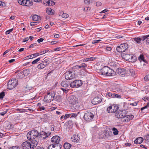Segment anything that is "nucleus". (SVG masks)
Returning a JSON list of instances; mask_svg holds the SVG:
<instances>
[{
	"mask_svg": "<svg viewBox=\"0 0 149 149\" xmlns=\"http://www.w3.org/2000/svg\"><path fill=\"white\" fill-rule=\"evenodd\" d=\"M29 40V38L28 37H26V38H24V39L23 41H22L23 42H24L27 41H28Z\"/></svg>",
	"mask_w": 149,
	"mask_h": 149,
	"instance_id": "nucleus-63",
	"label": "nucleus"
},
{
	"mask_svg": "<svg viewBox=\"0 0 149 149\" xmlns=\"http://www.w3.org/2000/svg\"><path fill=\"white\" fill-rule=\"evenodd\" d=\"M65 74V78L67 80H70L75 77V74L74 73L70 71L66 72Z\"/></svg>",
	"mask_w": 149,
	"mask_h": 149,
	"instance_id": "nucleus-9",
	"label": "nucleus"
},
{
	"mask_svg": "<svg viewBox=\"0 0 149 149\" xmlns=\"http://www.w3.org/2000/svg\"><path fill=\"white\" fill-rule=\"evenodd\" d=\"M125 113L123 111L120 110L115 113V116L117 118L122 119L124 116Z\"/></svg>",
	"mask_w": 149,
	"mask_h": 149,
	"instance_id": "nucleus-16",
	"label": "nucleus"
},
{
	"mask_svg": "<svg viewBox=\"0 0 149 149\" xmlns=\"http://www.w3.org/2000/svg\"><path fill=\"white\" fill-rule=\"evenodd\" d=\"M72 145L68 143H66L64 144V148L65 149H70Z\"/></svg>",
	"mask_w": 149,
	"mask_h": 149,
	"instance_id": "nucleus-31",
	"label": "nucleus"
},
{
	"mask_svg": "<svg viewBox=\"0 0 149 149\" xmlns=\"http://www.w3.org/2000/svg\"><path fill=\"white\" fill-rule=\"evenodd\" d=\"M121 56L125 60L131 62H135L137 59L135 56L130 53H123L122 54Z\"/></svg>",
	"mask_w": 149,
	"mask_h": 149,
	"instance_id": "nucleus-2",
	"label": "nucleus"
},
{
	"mask_svg": "<svg viewBox=\"0 0 149 149\" xmlns=\"http://www.w3.org/2000/svg\"><path fill=\"white\" fill-rule=\"evenodd\" d=\"M54 93L49 92L47 95L45 96L44 99V101L46 102H50L52 101H53L54 98Z\"/></svg>",
	"mask_w": 149,
	"mask_h": 149,
	"instance_id": "nucleus-3",
	"label": "nucleus"
},
{
	"mask_svg": "<svg viewBox=\"0 0 149 149\" xmlns=\"http://www.w3.org/2000/svg\"><path fill=\"white\" fill-rule=\"evenodd\" d=\"M0 6L2 7H4L6 6V4L4 2L0 1Z\"/></svg>",
	"mask_w": 149,
	"mask_h": 149,
	"instance_id": "nucleus-53",
	"label": "nucleus"
},
{
	"mask_svg": "<svg viewBox=\"0 0 149 149\" xmlns=\"http://www.w3.org/2000/svg\"><path fill=\"white\" fill-rule=\"evenodd\" d=\"M128 48V45L126 43L121 44L116 48L117 51L119 52H125Z\"/></svg>",
	"mask_w": 149,
	"mask_h": 149,
	"instance_id": "nucleus-6",
	"label": "nucleus"
},
{
	"mask_svg": "<svg viewBox=\"0 0 149 149\" xmlns=\"http://www.w3.org/2000/svg\"><path fill=\"white\" fill-rule=\"evenodd\" d=\"M13 30V28L11 29H9L6 32V35H8Z\"/></svg>",
	"mask_w": 149,
	"mask_h": 149,
	"instance_id": "nucleus-49",
	"label": "nucleus"
},
{
	"mask_svg": "<svg viewBox=\"0 0 149 149\" xmlns=\"http://www.w3.org/2000/svg\"><path fill=\"white\" fill-rule=\"evenodd\" d=\"M25 0H18V2L20 5L24 6Z\"/></svg>",
	"mask_w": 149,
	"mask_h": 149,
	"instance_id": "nucleus-39",
	"label": "nucleus"
},
{
	"mask_svg": "<svg viewBox=\"0 0 149 149\" xmlns=\"http://www.w3.org/2000/svg\"><path fill=\"white\" fill-rule=\"evenodd\" d=\"M69 102L70 104L72 105L73 107H77L78 100L76 97L73 95H71L69 98Z\"/></svg>",
	"mask_w": 149,
	"mask_h": 149,
	"instance_id": "nucleus-4",
	"label": "nucleus"
},
{
	"mask_svg": "<svg viewBox=\"0 0 149 149\" xmlns=\"http://www.w3.org/2000/svg\"><path fill=\"white\" fill-rule=\"evenodd\" d=\"M130 104L131 105H132V106H136L137 104V103L136 102L134 103H131Z\"/></svg>",
	"mask_w": 149,
	"mask_h": 149,
	"instance_id": "nucleus-64",
	"label": "nucleus"
},
{
	"mask_svg": "<svg viewBox=\"0 0 149 149\" xmlns=\"http://www.w3.org/2000/svg\"><path fill=\"white\" fill-rule=\"evenodd\" d=\"M61 85L62 86L66 88L67 87H68V85L66 83L65 81H62L61 84Z\"/></svg>",
	"mask_w": 149,
	"mask_h": 149,
	"instance_id": "nucleus-40",
	"label": "nucleus"
},
{
	"mask_svg": "<svg viewBox=\"0 0 149 149\" xmlns=\"http://www.w3.org/2000/svg\"><path fill=\"white\" fill-rule=\"evenodd\" d=\"M40 60V58H37V59L34 60L32 62V64H36L38 62H39Z\"/></svg>",
	"mask_w": 149,
	"mask_h": 149,
	"instance_id": "nucleus-41",
	"label": "nucleus"
},
{
	"mask_svg": "<svg viewBox=\"0 0 149 149\" xmlns=\"http://www.w3.org/2000/svg\"><path fill=\"white\" fill-rule=\"evenodd\" d=\"M9 149H19V147L16 146H13L10 148Z\"/></svg>",
	"mask_w": 149,
	"mask_h": 149,
	"instance_id": "nucleus-62",
	"label": "nucleus"
},
{
	"mask_svg": "<svg viewBox=\"0 0 149 149\" xmlns=\"http://www.w3.org/2000/svg\"><path fill=\"white\" fill-rule=\"evenodd\" d=\"M86 10H85V8H84L83 9V10L84 11H87L88 10H89L91 9V8L89 7H86Z\"/></svg>",
	"mask_w": 149,
	"mask_h": 149,
	"instance_id": "nucleus-61",
	"label": "nucleus"
},
{
	"mask_svg": "<svg viewBox=\"0 0 149 149\" xmlns=\"http://www.w3.org/2000/svg\"><path fill=\"white\" fill-rule=\"evenodd\" d=\"M46 11L47 14L50 15H54L55 12L54 10L50 8H47Z\"/></svg>",
	"mask_w": 149,
	"mask_h": 149,
	"instance_id": "nucleus-26",
	"label": "nucleus"
},
{
	"mask_svg": "<svg viewBox=\"0 0 149 149\" xmlns=\"http://www.w3.org/2000/svg\"><path fill=\"white\" fill-rule=\"evenodd\" d=\"M132 40L135 42L139 44L141 43V42L142 40V39L139 37H137L132 38Z\"/></svg>",
	"mask_w": 149,
	"mask_h": 149,
	"instance_id": "nucleus-28",
	"label": "nucleus"
},
{
	"mask_svg": "<svg viewBox=\"0 0 149 149\" xmlns=\"http://www.w3.org/2000/svg\"><path fill=\"white\" fill-rule=\"evenodd\" d=\"M82 85V81L79 80L73 81L70 84V86L72 88H77L81 86Z\"/></svg>",
	"mask_w": 149,
	"mask_h": 149,
	"instance_id": "nucleus-8",
	"label": "nucleus"
},
{
	"mask_svg": "<svg viewBox=\"0 0 149 149\" xmlns=\"http://www.w3.org/2000/svg\"><path fill=\"white\" fill-rule=\"evenodd\" d=\"M24 6H29L32 5L33 3L30 1L25 0Z\"/></svg>",
	"mask_w": 149,
	"mask_h": 149,
	"instance_id": "nucleus-30",
	"label": "nucleus"
},
{
	"mask_svg": "<svg viewBox=\"0 0 149 149\" xmlns=\"http://www.w3.org/2000/svg\"><path fill=\"white\" fill-rule=\"evenodd\" d=\"M8 110L7 109L6 111L0 113V115L1 116L4 115L6 113H7Z\"/></svg>",
	"mask_w": 149,
	"mask_h": 149,
	"instance_id": "nucleus-54",
	"label": "nucleus"
},
{
	"mask_svg": "<svg viewBox=\"0 0 149 149\" xmlns=\"http://www.w3.org/2000/svg\"><path fill=\"white\" fill-rule=\"evenodd\" d=\"M44 40V39L42 38H41L38 40L37 41L38 43L42 42Z\"/></svg>",
	"mask_w": 149,
	"mask_h": 149,
	"instance_id": "nucleus-60",
	"label": "nucleus"
},
{
	"mask_svg": "<svg viewBox=\"0 0 149 149\" xmlns=\"http://www.w3.org/2000/svg\"><path fill=\"white\" fill-rule=\"evenodd\" d=\"M95 3L96 6H100L102 4L100 2H97L96 3Z\"/></svg>",
	"mask_w": 149,
	"mask_h": 149,
	"instance_id": "nucleus-59",
	"label": "nucleus"
},
{
	"mask_svg": "<svg viewBox=\"0 0 149 149\" xmlns=\"http://www.w3.org/2000/svg\"><path fill=\"white\" fill-rule=\"evenodd\" d=\"M139 58V60L145 62H146V61L144 59V57L142 55H140Z\"/></svg>",
	"mask_w": 149,
	"mask_h": 149,
	"instance_id": "nucleus-43",
	"label": "nucleus"
},
{
	"mask_svg": "<svg viewBox=\"0 0 149 149\" xmlns=\"http://www.w3.org/2000/svg\"><path fill=\"white\" fill-rule=\"evenodd\" d=\"M106 95H107L111 98H116L120 99L121 98V95L116 93H112L111 92H109L106 94Z\"/></svg>",
	"mask_w": 149,
	"mask_h": 149,
	"instance_id": "nucleus-15",
	"label": "nucleus"
},
{
	"mask_svg": "<svg viewBox=\"0 0 149 149\" xmlns=\"http://www.w3.org/2000/svg\"><path fill=\"white\" fill-rule=\"evenodd\" d=\"M101 41V40H94L92 41V44H95L96 43H98L100 41Z\"/></svg>",
	"mask_w": 149,
	"mask_h": 149,
	"instance_id": "nucleus-52",
	"label": "nucleus"
},
{
	"mask_svg": "<svg viewBox=\"0 0 149 149\" xmlns=\"http://www.w3.org/2000/svg\"><path fill=\"white\" fill-rule=\"evenodd\" d=\"M54 100L58 102L60 101L61 100V98L60 96H57L56 97H55V93H54Z\"/></svg>",
	"mask_w": 149,
	"mask_h": 149,
	"instance_id": "nucleus-37",
	"label": "nucleus"
},
{
	"mask_svg": "<svg viewBox=\"0 0 149 149\" xmlns=\"http://www.w3.org/2000/svg\"><path fill=\"white\" fill-rule=\"evenodd\" d=\"M39 134L38 131L35 130H33L28 132L26 136L29 140L37 139L39 137Z\"/></svg>",
	"mask_w": 149,
	"mask_h": 149,
	"instance_id": "nucleus-1",
	"label": "nucleus"
},
{
	"mask_svg": "<svg viewBox=\"0 0 149 149\" xmlns=\"http://www.w3.org/2000/svg\"><path fill=\"white\" fill-rule=\"evenodd\" d=\"M61 89L62 90V91L65 92V93H67V92H68V89H67L66 90V88H61Z\"/></svg>",
	"mask_w": 149,
	"mask_h": 149,
	"instance_id": "nucleus-58",
	"label": "nucleus"
},
{
	"mask_svg": "<svg viewBox=\"0 0 149 149\" xmlns=\"http://www.w3.org/2000/svg\"><path fill=\"white\" fill-rule=\"evenodd\" d=\"M134 116L133 115H126L125 113L124 116L121 119L123 123H127L132 120Z\"/></svg>",
	"mask_w": 149,
	"mask_h": 149,
	"instance_id": "nucleus-11",
	"label": "nucleus"
},
{
	"mask_svg": "<svg viewBox=\"0 0 149 149\" xmlns=\"http://www.w3.org/2000/svg\"><path fill=\"white\" fill-rule=\"evenodd\" d=\"M149 103L148 102V103L147 104V105L146 106H144L141 108V111H142L144 109L147 108L148 107H149Z\"/></svg>",
	"mask_w": 149,
	"mask_h": 149,
	"instance_id": "nucleus-48",
	"label": "nucleus"
},
{
	"mask_svg": "<svg viewBox=\"0 0 149 149\" xmlns=\"http://www.w3.org/2000/svg\"><path fill=\"white\" fill-rule=\"evenodd\" d=\"M70 114V118L75 117H76L78 113L77 114L75 113H72Z\"/></svg>",
	"mask_w": 149,
	"mask_h": 149,
	"instance_id": "nucleus-45",
	"label": "nucleus"
},
{
	"mask_svg": "<svg viewBox=\"0 0 149 149\" xmlns=\"http://www.w3.org/2000/svg\"><path fill=\"white\" fill-rule=\"evenodd\" d=\"M90 1V0H84V3L86 5L89 4Z\"/></svg>",
	"mask_w": 149,
	"mask_h": 149,
	"instance_id": "nucleus-56",
	"label": "nucleus"
},
{
	"mask_svg": "<svg viewBox=\"0 0 149 149\" xmlns=\"http://www.w3.org/2000/svg\"><path fill=\"white\" fill-rule=\"evenodd\" d=\"M31 142L26 141L22 144V147L23 149H31Z\"/></svg>",
	"mask_w": 149,
	"mask_h": 149,
	"instance_id": "nucleus-14",
	"label": "nucleus"
},
{
	"mask_svg": "<svg viewBox=\"0 0 149 149\" xmlns=\"http://www.w3.org/2000/svg\"><path fill=\"white\" fill-rule=\"evenodd\" d=\"M31 141V148H34L36 147L37 145L38 144V139H34L33 140H30Z\"/></svg>",
	"mask_w": 149,
	"mask_h": 149,
	"instance_id": "nucleus-21",
	"label": "nucleus"
},
{
	"mask_svg": "<svg viewBox=\"0 0 149 149\" xmlns=\"http://www.w3.org/2000/svg\"><path fill=\"white\" fill-rule=\"evenodd\" d=\"M47 3L48 5L49 6H53L55 4V3L54 1L49 0L47 2Z\"/></svg>",
	"mask_w": 149,
	"mask_h": 149,
	"instance_id": "nucleus-38",
	"label": "nucleus"
},
{
	"mask_svg": "<svg viewBox=\"0 0 149 149\" xmlns=\"http://www.w3.org/2000/svg\"><path fill=\"white\" fill-rule=\"evenodd\" d=\"M94 117L93 113L91 112H88L86 113L84 116V119L88 122H90L92 121Z\"/></svg>",
	"mask_w": 149,
	"mask_h": 149,
	"instance_id": "nucleus-7",
	"label": "nucleus"
},
{
	"mask_svg": "<svg viewBox=\"0 0 149 149\" xmlns=\"http://www.w3.org/2000/svg\"><path fill=\"white\" fill-rule=\"evenodd\" d=\"M50 134L51 133L49 132L46 133L44 131H42L39 133V136H40L41 138L45 139L49 136Z\"/></svg>",
	"mask_w": 149,
	"mask_h": 149,
	"instance_id": "nucleus-18",
	"label": "nucleus"
},
{
	"mask_svg": "<svg viewBox=\"0 0 149 149\" xmlns=\"http://www.w3.org/2000/svg\"><path fill=\"white\" fill-rule=\"evenodd\" d=\"M62 17L65 18H67L68 17V15L65 13H63L62 15Z\"/></svg>",
	"mask_w": 149,
	"mask_h": 149,
	"instance_id": "nucleus-44",
	"label": "nucleus"
},
{
	"mask_svg": "<svg viewBox=\"0 0 149 149\" xmlns=\"http://www.w3.org/2000/svg\"><path fill=\"white\" fill-rule=\"evenodd\" d=\"M95 58H94V57H90V58H87L85 59H84L83 60V62H86L87 61H93L94 59H95Z\"/></svg>",
	"mask_w": 149,
	"mask_h": 149,
	"instance_id": "nucleus-36",
	"label": "nucleus"
},
{
	"mask_svg": "<svg viewBox=\"0 0 149 149\" xmlns=\"http://www.w3.org/2000/svg\"><path fill=\"white\" fill-rule=\"evenodd\" d=\"M113 131V133L114 135H117L118 134V131L117 129L115 127H113L112 129Z\"/></svg>",
	"mask_w": 149,
	"mask_h": 149,
	"instance_id": "nucleus-34",
	"label": "nucleus"
},
{
	"mask_svg": "<svg viewBox=\"0 0 149 149\" xmlns=\"http://www.w3.org/2000/svg\"><path fill=\"white\" fill-rule=\"evenodd\" d=\"M107 76H111L114 75L115 74V72L114 70L108 67L107 69Z\"/></svg>",
	"mask_w": 149,
	"mask_h": 149,
	"instance_id": "nucleus-23",
	"label": "nucleus"
},
{
	"mask_svg": "<svg viewBox=\"0 0 149 149\" xmlns=\"http://www.w3.org/2000/svg\"><path fill=\"white\" fill-rule=\"evenodd\" d=\"M108 68V67L107 66L104 67L101 70L102 74L103 75L107 76V69Z\"/></svg>",
	"mask_w": 149,
	"mask_h": 149,
	"instance_id": "nucleus-24",
	"label": "nucleus"
},
{
	"mask_svg": "<svg viewBox=\"0 0 149 149\" xmlns=\"http://www.w3.org/2000/svg\"><path fill=\"white\" fill-rule=\"evenodd\" d=\"M37 22H32L30 23V25L31 26H33L36 25L37 24Z\"/></svg>",
	"mask_w": 149,
	"mask_h": 149,
	"instance_id": "nucleus-55",
	"label": "nucleus"
},
{
	"mask_svg": "<svg viewBox=\"0 0 149 149\" xmlns=\"http://www.w3.org/2000/svg\"><path fill=\"white\" fill-rule=\"evenodd\" d=\"M61 144H52L48 146L47 149H61Z\"/></svg>",
	"mask_w": 149,
	"mask_h": 149,
	"instance_id": "nucleus-17",
	"label": "nucleus"
},
{
	"mask_svg": "<svg viewBox=\"0 0 149 149\" xmlns=\"http://www.w3.org/2000/svg\"><path fill=\"white\" fill-rule=\"evenodd\" d=\"M33 20L34 21H37L40 19V17L39 16L35 15L33 16Z\"/></svg>",
	"mask_w": 149,
	"mask_h": 149,
	"instance_id": "nucleus-32",
	"label": "nucleus"
},
{
	"mask_svg": "<svg viewBox=\"0 0 149 149\" xmlns=\"http://www.w3.org/2000/svg\"><path fill=\"white\" fill-rule=\"evenodd\" d=\"M72 141L74 142H78L80 139L79 135L74 134L71 137Z\"/></svg>",
	"mask_w": 149,
	"mask_h": 149,
	"instance_id": "nucleus-19",
	"label": "nucleus"
},
{
	"mask_svg": "<svg viewBox=\"0 0 149 149\" xmlns=\"http://www.w3.org/2000/svg\"><path fill=\"white\" fill-rule=\"evenodd\" d=\"M127 73L128 75L129 74L132 76H134L135 75V71L133 69H130L129 70L127 69Z\"/></svg>",
	"mask_w": 149,
	"mask_h": 149,
	"instance_id": "nucleus-27",
	"label": "nucleus"
},
{
	"mask_svg": "<svg viewBox=\"0 0 149 149\" xmlns=\"http://www.w3.org/2000/svg\"><path fill=\"white\" fill-rule=\"evenodd\" d=\"M117 88H116V90L118 91H121V88L119 85H117Z\"/></svg>",
	"mask_w": 149,
	"mask_h": 149,
	"instance_id": "nucleus-50",
	"label": "nucleus"
},
{
	"mask_svg": "<svg viewBox=\"0 0 149 149\" xmlns=\"http://www.w3.org/2000/svg\"><path fill=\"white\" fill-rule=\"evenodd\" d=\"M144 80L146 81H148L149 80V74L146 75L144 78Z\"/></svg>",
	"mask_w": 149,
	"mask_h": 149,
	"instance_id": "nucleus-46",
	"label": "nucleus"
},
{
	"mask_svg": "<svg viewBox=\"0 0 149 149\" xmlns=\"http://www.w3.org/2000/svg\"><path fill=\"white\" fill-rule=\"evenodd\" d=\"M112 108V107L110 106L107 108V111L108 113H114V110L113 111Z\"/></svg>",
	"mask_w": 149,
	"mask_h": 149,
	"instance_id": "nucleus-33",
	"label": "nucleus"
},
{
	"mask_svg": "<svg viewBox=\"0 0 149 149\" xmlns=\"http://www.w3.org/2000/svg\"><path fill=\"white\" fill-rule=\"evenodd\" d=\"M5 96V93L2 91L0 93V100L3 99Z\"/></svg>",
	"mask_w": 149,
	"mask_h": 149,
	"instance_id": "nucleus-42",
	"label": "nucleus"
},
{
	"mask_svg": "<svg viewBox=\"0 0 149 149\" xmlns=\"http://www.w3.org/2000/svg\"><path fill=\"white\" fill-rule=\"evenodd\" d=\"M48 50H47V49L42 50L40 51V55L44 54H45L46 52H48Z\"/></svg>",
	"mask_w": 149,
	"mask_h": 149,
	"instance_id": "nucleus-47",
	"label": "nucleus"
},
{
	"mask_svg": "<svg viewBox=\"0 0 149 149\" xmlns=\"http://www.w3.org/2000/svg\"><path fill=\"white\" fill-rule=\"evenodd\" d=\"M127 69H126L125 68H119L116 70V71L117 73L120 75H123L124 74L127 76L128 74L127 73Z\"/></svg>",
	"mask_w": 149,
	"mask_h": 149,
	"instance_id": "nucleus-10",
	"label": "nucleus"
},
{
	"mask_svg": "<svg viewBox=\"0 0 149 149\" xmlns=\"http://www.w3.org/2000/svg\"><path fill=\"white\" fill-rule=\"evenodd\" d=\"M17 85V82L15 79H13L9 80L8 83V88L11 90Z\"/></svg>",
	"mask_w": 149,
	"mask_h": 149,
	"instance_id": "nucleus-5",
	"label": "nucleus"
},
{
	"mask_svg": "<svg viewBox=\"0 0 149 149\" xmlns=\"http://www.w3.org/2000/svg\"><path fill=\"white\" fill-rule=\"evenodd\" d=\"M143 140V138L142 137H140L136 139L134 141V142L136 144H140L142 142Z\"/></svg>",
	"mask_w": 149,
	"mask_h": 149,
	"instance_id": "nucleus-29",
	"label": "nucleus"
},
{
	"mask_svg": "<svg viewBox=\"0 0 149 149\" xmlns=\"http://www.w3.org/2000/svg\"><path fill=\"white\" fill-rule=\"evenodd\" d=\"M36 43H33L31 45L29 46V48H31L32 47H33L34 46H36Z\"/></svg>",
	"mask_w": 149,
	"mask_h": 149,
	"instance_id": "nucleus-57",
	"label": "nucleus"
},
{
	"mask_svg": "<svg viewBox=\"0 0 149 149\" xmlns=\"http://www.w3.org/2000/svg\"><path fill=\"white\" fill-rule=\"evenodd\" d=\"M69 117H70V114H66L64 116V119H66Z\"/></svg>",
	"mask_w": 149,
	"mask_h": 149,
	"instance_id": "nucleus-51",
	"label": "nucleus"
},
{
	"mask_svg": "<svg viewBox=\"0 0 149 149\" xmlns=\"http://www.w3.org/2000/svg\"><path fill=\"white\" fill-rule=\"evenodd\" d=\"M111 106L112 107V108L113 111L114 110V113L116 112L117 110H118V107L115 105H113Z\"/></svg>",
	"mask_w": 149,
	"mask_h": 149,
	"instance_id": "nucleus-35",
	"label": "nucleus"
},
{
	"mask_svg": "<svg viewBox=\"0 0 149 149\" xmlns=\"http://www.w3.org/2000/svg\"><path fill=\"white\" fill-rule=\"evenodd\" d=\"M102 101V99L99 97H95L92 100V103L94 104L100 103Z\"/></svg>",
	"mask_w": 149,
	"mask_h": 149,
	"instance_id": "nucleus-20",
	"label": "nucleus"
},
{
	"mask_svg": "<svg viewBox=\"0 0 149 149\" xmlns=\"http://www.w3.org/2000/svg\"><path fill=\"white\" fill-rule=\"evenodd\" d=\"M49 64L48 61L47 59H46L38 64L37 68L38 69H42L45 68Z\"/></svg>",
	"mask_w": 149,
	"mask_h": 149,
	"instance_id": "nucleus-13",
	"label": "nucleus"
},
{
	"mask_svg": "<svg viewBox=\"0 0 149 149\" xmlns=\"http://www.w3.org/2000/svg\"><path fill=\"white\" fill-rule=\"evenodd\" d=\"M61 141V139L58 136H53L51 139V142L55 145H59V142Z\"/></svg>",
	"mask_w": 149,
	"mask_h": 149,
	"instance_id": "nucleus-12",
	"label": "nucleus"
},
{
	"mask_svg": "<svg viewBox=\"0 0 149 149\" xmlns=\"http://www.w3.org/2000/svg\"><path fill=\"white\" fill-rule=\"evenodd\" d=\"M39 53H35L29 55L24 58L25 59H32L34 57H36L40 55Z\"/></svg>",
	"mask_w": 149,
	"mask_h": 149,
	"instance_id": "nucleus-22",
	"label": "nucleus"
},
{
	"mask_svg": "<svg viewBox=\"0 0 149 149\" xmlns=\"http://www.w3.org/2000/svg\"><path fill=\"white\" fill-rule=\"evenodd\" d=\"M87 64L84 63H82L79 65H77L75 66L76 68L78 69H83L84 68H86L87 67Z\"/></svg>",
	"mask_w": 149,
	"mask_h": 149,
	"instance_id": "nucleus-25",
	"label": "nucleus"
}]
</instances>
